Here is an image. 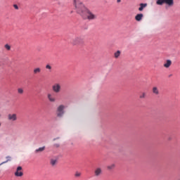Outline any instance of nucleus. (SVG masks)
I'll return each instance as SVG.
<instances>
[{
	"mask_svg": "<svg viewBox=\"0 0 180 180\" xmlns=\"http://www.w3.org/2000/svg\"><path fill=\"white\" fill-rule=\"evenodd\" d=\"M74 5L77 13L80 15L85 20H95L98 15L89 11L79 0H74Z\"/></svg>",
	"mask_w": 180,
	"mask_h": 180,
	"instance_id": "f257e3e1",
	"label": "nucleus"
},
{
	"mask_svg": "<svg viewBox=\"0 0 180 180\" xmlns=\"http://www.w3.org/2000/svg\"><path fill=\"white\" fill-rule=\"evenodd\" d=\"M71 44L72 46H81V44H84V39L81 37H76L72 40Z\"/></svg>",
	"mask_w": 180,
	"mask_h": 180,
	"instance_id": "f03ea898",
	"label": "nucleus"
},
{
	"mask_svg": "<svg viewBox=\"0 0 180 180\" xmlns=\"http://www.w3.org/2000/svg\"><path fill=\"white\" fill-rule=\"evenodd\" d=\"M65 109V105H60L56 109V116L57 117H63L64 116V110Z\"/></svg>",
	"mask_w": 180,
	"mask_h": 180,
	"instance_id": "7ed1b4c3",
	"label": "nucleus"
},
{
	"mask_svg": "<svg viewBox=\"0 0 180 180\" xmlns=\"http://www.w3.org/2000/svg\"><path fill=\"white\" fill-rule=\"evenodd\" d=\"M157 5H162L165 4L168 6H174V0H158L156 1Z\"/></svg>",
	"mask_w": 180,
	"mask_h": 180,
	"instance_id": "20e7f679",
	"label": "nucleus"
},
{
	"mask_svg": "<svg viewBox=\"0 0 180 180\" xmlns=\"http://www.w3.org/2000/svg\"><path fill=\"white\" fill-rule=\"evenodd\" d=\"M52 90L55 94H60V92H61V84L59 83L54 84L52 86Z\"/></svg>",
	"mask_w": 180,
	"mask_h": 180,
	"instance_id": "39448f33",
	"label": "nucleus"
},
{
	"mask_svg": "<svg viewBox=\"0 0 180 180\" xmlns=\"http://www.w3.org/2000/svg\"><path fill=\"white\" fill-rule=\"evenodd\" d=\"M9 122H16L18 120V115L16 113H10L7 115Z\"/></svg>",
	"mask_w": 180,
	"mask_h": 180,
	"instance_id": "423d86ee",
	"label": "nucleus"
},
{
	"mask_svg": "<svg viewBox=\"0 0 180 180\" xmlns=\"http://www.w3.org/2000/svg\"><path fill=\"white\" fill-rule=\"evenodd\" d=\"M15 176H23V171H22V167L18 166L14 173Z\"/></svg>",
	"mask_w": 180,
	"mask_h": 180,
	"instance_id": "0eeeda50",
	"label": "nucleus"
},
{
	"mask_svg": "<svg viewBox=\"0 0 180 180\" xmlns=\"http://www.w3.org/2000/svg\"><path fill=\"white\" fill-rule=\"evenodd\" d=\"M102 175V169L101 167H97L94 170V176H101Z\"/></svg>",
	"mask_w": 180,
	"mask_h": 180,
	"instance_id": "6e6552de",
	"label": "nucleus"
},
{
	"mask_svg": "<svg viewBox=\"0 0 180 180\" xmlns=\"http://www.w3.org/2000/svg\"><path fill=\"white\" fill-rule=\"evenodd\" d=\"M47 98H48L49 102H51V103H54L56 101V97H54V96H53V94H48Z\"/></svg>",
	"mask_w": 180,
	"mask_h": 180,
	"instance_id": "1a4fd4ad",
	"label": "nucleus"
},
{
	"mask_svg": "<svg viewBox=\"0 0 180 180\" xmlns=\"http://www.w3.org/2000/svg\"><path fill=\"white\" fill-rule=\"evenodd\" d=\"M172 65V61L171 60H167L166 63H164L163 67H165V68H169V67H171Z\"/></svg>",
	"mask_w": 180,
	"mask_h": 180,
	"instance_id": "9d476101",
	"label": "nucleus"
},
{
	"mask_svg": "<svg viewBox=\"0 0 180 180\" xmlns=\"http://www.w3.org/2000/svg\"><path fill=\"white\" fill-rule=\"evenodd\" d=\"M152 92L154 95H160V90L158 89V87L153 86L152 89Z\"/></svg>",
	"mask_w": 180,
	"mask_h": 180,
	"instance_id": "9b49d317",
	"label": "nucleus"
},
{
	"mask_svg": "<svg viewBox=\"0 0 180 180\" xmlns=\"http://www.w3.org/2000/svg\"><path fill=\"white\" fill-rule=\"evenodd\" d=\"M46 150V146H43L41 148H39L38 149L35 150L36 154H38V153H43Z\"/></svg>",
	"mask_w": 180,
	"mask_h": 180,
	"instance_id": "f8f14e48",
	"label": "nucleus"
},
{
	"mask_svg": "<svg viewBox=\"0 0 180 180\" xmlns=\"http://www.w3.org/2000/svg\"><path fill=\"white\" fill-rule=\"evenodd\" d=\"M33 72H34V75H36L37 74H40L41 72V69L40 68H34L33 70Z\"/></svg>",
	"mask_w": 180,
	"mask_h": 180,
	"instance_id": "ddd939ff",
	"label": "nucleus"
},
{
	"mask_svg": "<svg viewBox=\"0 0 180 180\" xmlns=\"http://www.w3.org/2000/svg\"><path fill=\"white\" fill-rule=\"evenodd\" d=\"M146 7H147V4H141L139 11L141 12V11H143V9H144V8H146Z\"/></svg>",
	"mask_w": 180,
	"mask_h": 180,
	"instance_id": "4468645a",
	"label": "nucleus"
},
{
	"mask_svg": "<svg viewBox=\"0 0 180 180\" xmlns=\"http://www.w3.org/2000/svg\"><path fill=\"white\" fill-rule=\"evenodd\" d=\"M141 19H143V14H137L136 16V20H138L139 22H140V20H141Z\"/></svg>",
	"mask_w": 180,
	"mask_h": 180,
	"instance_id": "2eb2a0df",
	"label": "nucleus"
},
{
	"mask_svg": "<svg viewBox=\"0 0 180 180\" xmlns=\"http://www.w3.org/2000/svg\"><path fill=\"white\" fill-rule=\"evenodd\" d=\"M122 52H120V51H117L115 53H114V57L115 58H119V57H120V54Z\"/></svg>",
	"mask_w": 180,
	"mask_h": 180,
	"instance_id": "dca6fc26",
	"label": "nucleus"
},
{
	"mask_svg": "<svg viewBox=\"0 0 180 180\" xmlns=\"http://www.w3.org/2000/svg\"><path fill=\"white\" fill-rule=\"evenodd\" d=\"M146 94L145 92H142L139 95L140 99H144L146 98Z\"/></svg>",
	"mask_w": 180,
	"mask_h": 180,
	"instance_id": "f3484780",
	"label": "nucleus"
},
{
	"mask_svg": "<svg viewBox=\"0 0 180 180\" xmlns=\"http://www.w3.org/2000/svg\"><path fill=\"white\" fill-rule=\"evenodd\" d=\"M115 164H112V165H110L107 167V169H109L110 171L113 169L115 168Z\"/></svg>",
	"mask_w": 180,
	"mask_h": 180,
	"instance_id": "a211bd4d",
	"label": "nucleus"
},
{
	"mask_svg": "<svg viewBox=\"0 0 180 180\" xmlns=\"http://www.w3.org/2000/svg\"><path fill=\"white\" fill-rule=\"evenodd\" d=\"M23 92H24L23 89H22V88L18 89V94H19L20 95H22Z\"/></svg>",
	"mask_w": 180,
	"mask_h": 180,
	"instance_id": "6ab92c4d",
	"label": "nucleus"
},
{
	"mask_svg": "<svg viewBox=\"0 0 180 180\" xmlns=\"http://www.w3.org/2000/svg\"><path fill=\"white\" fill-rule=\"evenodd\" d=\"M6 158H7V160L6 162H3L2 163H1V165L3 164H6V162H8V161H11V156H7Z\"/></svg>",
	"mask_w": 180,
	"mask_h": 180,
	"instance_id": "aec40b11",
	"label": "nucleus"
},
{
	"mask_svg": "<svg viewBox=\"0 0 180 180\" xmlns=\"http://www.w3.org/2000/svg\"><path fill=\"white\" fill-rule=\"evenodd\" d=\"M51 165H56V164H57V160H51Z\"/></svg>",
	"mask_w": 180,
	"mask_h": 180,
	"instance_id": "412c9836",
	"label": "nucleus"
},
{
	"mask_svg": "<svg viewBox=\"0 0 180 180\" xmlns=\"http://www.w3.org/2000/svg\"><path fill=\"white\" fill-rule=\"evenodd\" d=\"M5 49L8 50V51H9L11 50V46L9 44H6L5 46H4Z\"/></svg>",
	"mask_w": 180,
	"mask_h": 180,
	"instance_id": "4be33fe9",
	"label": "nucleus"
},
{
	"mask_svg": "<svg viewBox=\"0 0 180 180\" xmlns=\"http://www.w3.org/2000/svg\"><path fill=\"white\" fill-rule=\"evenodd\" d=\"M75 176L77 178L81 176V172H76Z\"/></svg>",
	"mask_w": 180,
	"mask_h": 180,
	"instance_id": "5701e85b",
	"label": "nucleus"
},
{
	"mask_svg": "<svg viewBox=\"0 0 180 180\" xmlns=\"http://www.w3.org/2000/svg\"><path fill=\"white\" fill-rule=\"evenodd\" d=\"M46 70H51V65H46Z\"/></svg>",
	"mask_w": 180,
	"mask_h": 180,
	"instance_id": "b1692460",
	"label": "nucleus"
},
{
	"mask_svg": "<svg viewBox=\"0 0 180 180\" xmlns=\"http://www.w3.org/2000/svg\"><path fill=\"white\" fill-rule=\"evenodd\" d=\"M13 8H15V9H19V6H18L16 4L13 5Z\"/></svg>",
	"mask_w": 180,
	"mask_h": 180,
	"instance_id": "393cba45",
	"label": "nucleus"
},
{
	"mask_svg": "<svg viewBox=\"0 0 180 180\" xmlns=\"http://www.w3.org/2000/svg\"><path fill=\"white\" fill-rule=\"evenodd\" d=\"M121 1H122V0H117V4H119Z\"/></svg>",
	"mask_w": 180,
	"mask_h": 180,
	"instance_id": "a878e982",
	"label": "nucleus"
},
{
	"mask_svg": "<svg viewBox=\"0 0 180 180\" xmlns=\"http://www.w3.org/2000/svg\"><path fill=\"white\" fill-rule=\"evenodd\" d=\"M2 165V164H0V166H1Z\"/></svg>",
	"mask_w": 180,
	"mask_h": 180,
	"instance_id": "bb28decb",
	"label": "nucleus"
}]
</instances>
